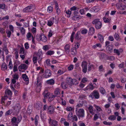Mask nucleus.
<instances>
[{"instance_id": "obj_1", "label": "nucleus", "mask_w": 126, "mask_h": 126, "mask_svg": "<svg viewBox=\"0 0 126 126\" xmlns=\"http://www.w3.org/2000/svg\"><path fill=\"white\" fill-rule=\"evenodd\" d=\"M76 113L79 119L80 118H83L84 116V111L82 109H80L79 110H76Z\"/></svg>"}, {"instance_id": "obj_2", "label": "nucleus", "mask_w": 126, "mask_h": 126, "mask_svg": "<svg viewBox=\"0 0 126 126\" xmlns=\"http://www.w3.org/2000/svg\"><path fill=\"white\" fill-rule=\"evenodd\" d=\"M92 23L95 25V28L97 29H100L102 26V24L100 21V19H94Z\"/></svg>"}, {"instance_id": "obj_3", "label": "nucleus", "mask_w": 126, "mask_h": 126, "mask_svg": "<svg viewBox=\"0 0 126 126\" xmlns=\"http://www.w3.org/2000/svg\"><path fill=\"white\" fill-rule=\"evenodd\" d=\"M89 97L93 99L94 98L96 99H98L100 97L99 93L97 90H94L90 94Z\"/></svg>"}, {"instance_id": "obj_4", "label": "nucleus", "mask_w": 126, "mask_h": 126, "mask_svg": "<svg viewBox=\"0 0 126 126\" xmlns=\"http://www.w3.org/2000/svg\"><path fill=\"white\" fill-rule=\"evenodd\" d=\"M34 53L35 55L37 57L38 63L39 64L40 63L42 59V51L39 50L37 53L35 52Z\"/></svg>"}, {"instance_id": "obj_5", "label": "nucleus", "mask_w": 126, "mask_h": 126, "mask_svg": "<svg viewBox=\"0 0 126 126\" xmlns=\"http://www.w3.org/2000/svg\"><path fill=\"white\" fill-rule=\"evenodd\" d=\"M21 108L20 104H16L15 106L13 108L14 113L16 114L18 113L20 111Z\"/></svg>"}, {"instance_id": "obj_6", "label": "nucleus", "mask_w": 126, "mask_h": 126, "mask_svg": "<svg viewBox=\"0 0 126 126\" xmlns=\"http://www.w3.org/2000/svg\"><path fill=\"white\" fill-rule=\"evenodd\" d=\"M51 75V71L49 69H47L45 70L44 73L43 75V76L45 78H49Z\"/></svg>"}, {"instance_id": "obj_7", "label": "nucleus", "mask_w": 126, "mask_h": 126, "mask_svg": "<svg viewBox=\"0 0 126 126\" xmlns=\"http://www.w3.org/2000/svg\"><path fill=\"white\" fill-rule=\"evenodd\" d=\"M55 108L52 105H51L48 107L47 111V112L49 114H52L54 112Z\"/></svg>"}, {"instance_id": "obj_8", "label": "nucleus", "mask_w": 126, "mask_h": 126, "mask_svg": "<svg viewBox=\"0 0 126 126\" xmlns=\"http://www.w3.org/2000/svg\"><path fill=\"white\" fill-rule=\"evenodd\" d=\"M87 63L86 62H83L81 65L82 68V71L84 73H86L87 71Z\"/></svg>"}, {"instance_id": "obj_9", "label": "nucleus", "mask_w": 126, "mask_h": 126, "mask_svg": "<svg viewBox=\"0 0 126 126\" xmlns=\"http://www.w3.org/2000/svg\"><path fill=\"white\" fill-rule=\"evenodd\" d=\"M42 82L41 80L38 78L37 80L36 89L37 90H38V92L40 91L41 90Z\"/></svg>"}, {"instance_id": "obj_10", "label": "nucleus", "mask_w": 126, "mask_h": 126, "mask_svg": "<svg viewBox=\"0 0 126 126\" xmlns=\"http://www.w3.org/2000/svg\"><path fill=\"white\" fill-rule=\"evenodd\" d=\"M34 8L33 5H31L29 6H28L27 7L25 8L23 10L25 11V12H30L32 11L33 9Z\"/></svg>"}, {"instance_id": "obj_11", "label": "nucleus", "mask_w": 126, "mask_h": 126, "mask_svg": "<svg viewBox=\"0 0 126 126\" xmlns=\"http://www.w3.org/2000/svg\"><path fill=\"white\" fill-rule=\"evenodd\" d=\"M113 46L112 45H110L108 46L107 47L106 50L108 53H111L113 51Z\"/></svg>"}, {"instance_id": "obj_12", "label": "nucleus", "mask_w": 126, "mask_h": 126, "mask_svg": "<svg viewBox=\"0 0 126 126\" xmlns=\"http://www.w3.org/2000/svg\"><path fill=\"white\" fill-rule=\"evenodd\" d=\"M66 81L67 84L70 85H73L72 79L70 77H68L66 79Z\"/></svg>"}, {"instance_id": "obj_13", "label": "nucleus", "mask_w": 126, "mask_h": 126, "mask_svg": "<svg viewBox=\"0 0 126 126\" xmlns=\"http://www.w3.org/2000/svg\"><path fill=\"white\" fill-rule=\"evenodd\" d=\"M100 8L99 6H96L92 8L90 11L92 12L96 13L99 11Z\"/></svg>"}, {"instance_id": "obj_14", "label": "nucleus", "mask_w": 126, "mask_h": 126, "mask_svg": "<svg viewBox=\"0 0 126 126\" xmlns=\"http://www.w3.org/2000/svg\"><path fill=\"white\" fill-rule=\"evenodd\" d=\"M11 122L12 124L13 125H15V126H18L17 125L19 123L17 122L16 118L15 117H13L12 119Z\"/></svg>"}, {"instance_id": "obj_15", "label": "nucleus", "mask_w": 126, "mask_h": 126, "mask_svg": "<svg viewBox=\"0 0 126 126\" xmlns=\"http://www.w3.org/2000/svg\"><path fill=\"white\" fill-rule=\"evenodd\" d=\"M70 46L69 44L66 45L64 47L65 51L67 54H68L70 52Z\"/></svg>"}, {"instance_id": "obj_16", "label": "nucleus", "mask_w": 126, "mask_h": 126, "mask_svg": "<svg viewBox=\"0 0 126 126\" xmlns=\"http://www.w3.org/2000/svg\"><path fill=\"white\" fill-rule=\"evenodd\" d=\"M80 32H78L76 33L75 35V39L77 40H80L82 38V37L81 36H79V35L80 34Z\"/></svg>"}, {"instance_id": "obj_17", "label": "nucleus", "mask_w": 126, "mask_h": 126, "mask_svg": "<svg viewBox=\"0 0 126 126\" xmlns=\"http://www.w3.org/2000/svg\"><path fill=\"white\" fill-rule=\"evenodd\" d=\"M95 32V29L94 27H91L90 28L89 31V35L93 34Z\"/></svg>"}, {"instance_id": "obj_18", "label": "nucleus", "mask_w": 126, "mask_h": 126, "mask_svg": "<svg viewBox=\"0 0 126 126\" xmlns=\"http://www.w3.org/2000/svg\"><path fill=\"white\" fill-rule=\"evenodd\" d=\"M123 51V50L122 49H120V51L118 49H114L113 50L114 53H115L118 56L120 55V52Z\"/></svg>"}, {"instance_id": "obj_19", "label": "nucleus", "mask_w": 126, "mask_h": 126, "mask_svg": "<svg viewBox=\"0 0 126 126\" xmlns=\"http://www.w3.org/2000/svg\"><path fill=\"white\" fill-rule=\"evenodd\" d=\"M46 83L50 85H53L55 82L54 80L53 79H51L47 81Z\"/></svg>"}, {"instance_id": "obj_20", "label": "nucleus", "mask_w": 126, "mask_h": 126, "mask_svg": "<svg viewBox=\"0 0 126 126\" xmlns=\"http://www.w3.org/2000/svg\"><path fill=\"white\" fill-rule=\"evenodd\" d=\"M55 8L56 10V12L58 15H59L60 12V9L59 8L58 6V4L57 2H55Z\"/></svg>"}, {"instance_id": "obj_21", "label": "nucleus", "mask_w": 126, "mask_h": 126, "mask_svg": "<svg viewBox=\"0 0 126 126\" xmlns=\"http://www.w3.org/2000/svg\"><path fill=\"white\" fill-rule=\"evenodd\" d=\"M37 60L38 59L37 57L35 55V53H34L32 58V61L33 63L35 64L36 63Z\"/></svg>"}, {"instance_id": "obj_22", "label": "nucleus", "mask_w": 126, "mask_h": 126, "mask_svg": "<svg viewBox=\"0 0 126 126\" xmlns=\"http://www.w3.org/2000/svg\"><path fill=\"white\" fill-rule=\"evenodd\" d=\"M67 83L64 82H62L61 83V86L63 88L65 89L68 87V85L67 84Z\"/></svg>"}, {"instance_id": "obj_23", "label": "nucleus", "mask_w": 126, "mask_h": 126, "mask_svg": "<svg viewBox=\"0 0 126 126\" xmlns=\"http://www.w3.org/2000/svg\"><path fill=\"white\" fill-rule=\"evenodd\" d=\"M22 76L23 79L24 81H26L29 80V78H28L26 74H22Z\"/></svg>"}, {"instance_id": "obj_24", "label": "nucleus", "mask_w": 126, "mask_h": 126, "mask_svg": "<svg viewBox=\"0 0 126 126\" xmlns=\"http://www.w3.org/2000/svg\"><path fill=\"white\" fill-rule=\"evenodd\" d=\"M55 95H54L55 97L57 96L59 97L60 96V92L58 90H55L54 92Z\"/></svg>"}, {"instance_id": "obj_25", "label": "nucleus", "mask_w": 126, "mask_h": 126, "mask_svg": "<svg viewBox=\"0 0 126 126\" xmlns=\"http://www.w3.org/2000/svg\"><path fill=\"white\" fill-rule=\"evenodd\" d=\"M99 90L100 92L103 94H104L106 93L105 90L103 87H100Z\"/></svg>"}, {"instance_id": "obj_26", "label": "nucleus", "mask_w": 126, "mask_h": 126, "mask_svg": "<svg viewBox=\"0 0 126 126\" xmlns=\"http://www.w3.org/2000/svg\"><path fill=\"white\" fill-rule=\"evenodd\" d=\"M43 34L41 33L40 34H37L36 35V39L38 41H40L41 40L42 38V35Z\"/></svg>"}, {"instance_id": "obj_27", "label": "nucleus", "mask_w": 126, "mask_h": 126, "mask_svg": "<svg viewBox=\"0 0 126 126\" xmlns=\"http://www.w3.org/2000/svg\"><path fill=\"white\" fill-rule=\"evenodd\" d=\"M41 40L43 42H46L47 41V38L43 34L42 35V38Z\"/></svg>"}, {"instance_id": "obj_28", "label": "nucleus", "mask_w": 126, "mask_h": 126, "mask_svg": "<svg viewBox=\"0 0 126 126\" xmlns=\"http://www.w3.org/2000/svg\"><path fill=\"white\" fill-rule=\"evenodd\" d=\"M13 112H14V111L12 109L9 110L6 112L5 115H10Z\"/></svg>"}, {"instance_id": "obj_29", "label": "nucleus", "mask_w": 126, "mask_h": 126, "mask_svg": "<svg viewBox=\"0 0 126 126\" xmlns=\"http://www.w3.org/2000/svg\"><path fill=\"white\" fill-rule=\"evenodd\" d=\"M7 67V65L5 63H3L1 65V69L3 70H6Z\"/></svg>"}, {"instance_id": "obj_30", "label": "nucleus", "mask_w": 126, "mask_h": 126, "mask_svg": "<svg viewBox=\"0 0 126 126\" xmlns=\"http://www.w3.org/2000/svg\"><path fill=\"white\" fill-rule=\"evenodd\" d=\"M54 52L53 51L49 50L46 53L47 55H50L53 54Z\"/></svg>"}, {"instance_id": "obj_31", "label": "nucleus", "mask_w": 126, "mask_h": 126, "mask_svg": "<svg viewBox=\"0 0 126 126\" xmlns=\"http://www.w3.org/2000/svg\"><path fill=\"white\" fill-rule=\"evenodd\" d=\"M98 36L101 42H102L104 40V38L102 36L101 34H98Z\"/></svg>"}, {"instance_id": "obj_32", "label": "nucleus", "mask_w": 126, "mask_h": 126, "mask_svg": "<svg viewBox=\"0 0 126 126\" xmlns=\"http://www.w3.org/2000/svg\"><path fill=\"white\" fill-rule=\"evenodd\" d=\"M93 108V107L91 106H90L88 108V110L92 114H93L94 113Z\"/></svg>"}, {"instance_id": "obj_33", "label": "nucleus", "mask_w": 126, "mask_h": 126, "mask_svg": "<svg viewBox=\"0 0 126 126\" xmlns=\"http://www.w3.org/2000/svg\"><path fill=\"white\" fill-rule=\"evenodd\" d=\"M42 105L41 103L40 102H37L36 103V107L38 109L41 108Z\"/></svg>"}, {"instance_id": "obj_34", "label": "nucleus", "mask_w": 126, "mask_h": 126, "mask_svg": "<svg viewBox=\"0 0 126 126\" xmlns=\"http://www.w3.org/2000/svg\"><path fill=\"white\" fill-rule=\"evenodd\" d=\"M54 22L53 21H52L51 20L48 21L47 24L48 26H51L53 24Z\"/></svg>"}, {"instance_id": "obj_35", "label": "nucleus", "mask_w": 126, "mask_h": 126, "mask_svg": "<svg viewBox=\"0 0 126 126\" xmlns=\"http://www.w3.org/2000/svg\"><path fill=\"white\" fill-rule=\"evenodd\" d=\"M109 119L112 120H114L116 119V117L114 115H111L109 117Z\"/></svg>"}, {"instance_id": "obj_36", "label": "nucleus", "mask_w": 126, "mask_h": 126, "mask_svg": "<svg viewBox=\"0 0 126 126\" xmlns=\"http://www.w3.org/2000/svg\"><path fill=\"white\" fill-rule=\"evenodd\" d=\"M55 97L54 95H52L51 96H50L49 97L48 100L49 102L52 101Z\"/></svg>"}, {"instance_id": "obj_37", "label": "nucleus", "mask_w": 126, "mask_h": 126, "mask_svg": "<svg viewBox=\"0 0 126 126\" xmlns=\"http://www.w3.org/2000/svg\"><path fill=\"white\" fill-rule=\"evenodd\" d=\"M6 93L7 94L10 96H11L12 95V91L9 89H7L6 91Z\"/></svg>"}, {"instance_id": "obj_38", "label": "nucleus", "mask_w": 126, "mask_h": 126, "mask_svg": "<svg viewBox=\"0 0 126 126\" xmlns=\"http://www.w3.org/2000/svg\"><path fill=\"white\" fill-rule=\"evenodd\" d=\"M72 81L73 83V85H77L78 84L77 80L75 79H72Z\"/></svg>"}, {"instance_id": "obj_39", "label": "nucleus", "mask_w": 126, "mask_h": 126, "mask_svg": "<svg viewBox=\"0 0 126 126\" xmlns=\"http://www.w3.org/2000/svg\"><path fill=\"white\" fill-rule=\"evenodd\" d=\"M97 47H101V46L100 45V44H96L95 45H94V46H93L92 47L94 49L96 48Z\"/></svg>"}, {"instance_id": "obj_40", "label": "nucleus", "mask_w": 126, "mask_h": 126, "mask_svg": "<svg viewBox=\"0 0 126 126\" xmlns=\"http://www.w3.org/2000/svg\"><path fill=\"white\" fill-rule=\"evenodd\" d=\"M20 28L21 32L22 34L23 35L25 33V31L24 28L23 27H20Z\"/></svg>"}, {"instance_id": "obj_41", "label": "nucleus", "mask_w": 126, "mask_h": 126, "mask_svg": "<svg viewBox=\"0 0 126 126\" xmlns=\"http://www.w3.org/2000/svg\"><path fill=\"white\" fill-rule=\"evenodd\" d=\"M22 118V116L21 115H19L18 116L17 118H16L17 120V122H18V123H19L21 121V120Z\"/></svg>"}, {"instance_id": "obj_42", "label": "nucleus", "mask_w": 126, "mask_h": 126, "mask_svg": "<svg viewBox=\"0 0 126 126\" xmlns=\"http://www.w3.org/2000/svg\"><path fill=\"white\" fill-rule=\"evenodd\" d=\"M88 30L87 29H84L82 30L81 32V34H85L88 32Z\"/></svg>"}, {"instance_id": "obj_43", "label": "nucleus", "mask_w": 126, "mask_h": 126, "mask_svg": "<svg viewBox=\"0 0 126 126\" xmlns=\"http://www.w3.org/2000/svg\"><path fill=\"white\" fill-rule=\"evenodd\" d=\"M116 6L117 8L120 9V8L123 6L121 3H119L116 4Z\"/></svg>"}, {"instance_id": "obj_44", "label": "nucleus", "mask_w": 126, "mask_h": 126, "mask_svg": "<svg viewBox=\"0 0 126 126\" xmlns=\"http://www.w3.org/2000/svg\"><path fill=\"white\" fill-rule=\"evenodd\" d=\"M73 113L72 112L70 111L68 115V118L69 119H70L71 117H73Z\"/></svg>"}, {"instance_id": "obj_45", "label": "nucleus", "mask_w": 126, "mask_h": 126, "mask_svg": "<svg viewBox=\"0 0 126 126\" xmlns=\"http://www.w3.org/2000/svg\"><path fill=\"white\" fill-rule=\"evenodd\" d=\"M52 9L53 8L52 7L50 6H48V7L47 11L50 13H51L52 11Z\"/></svg>"}, {"instance_id": "obj_46", "label": "nucleus", "mask_w": 126, "mask_h": 126, "mask_svg": "<svg viewBox=\"0 0 126 126\" xmlns=\"http://www.w3.org/2000/svg\"><path fill=\"white\" fill-rule=\"evenodd\" d=\"M103 123L106 125H112V123L111 122H107L106 121H104L103 122Z\"/></svg>"}, {"instance_id": "obj_47", "label": "nucleus", "mask_w": 126, "mask_h": 126, "mask_svg": "<svg viewBox=\"0 0 126 126\" xmlns=\"http://www.w3.org/2000/svg\"><path fill=\"white\" fill-rule=\"evenodd\" d=\"M86 96L82 94L79 96V98L81 100H83L86 98Z\"/></svg>"}, {"instance_id": "obj_48", "label": "nucleus", "mask_w": 126, "mask_h": 126, "mask_svg": "<svg viewBox=\"0 0 126 126\" xmlns=\"http://www.w3.org/2000/svg\"><path fill=\"white\" fill-rule=\"evenodd\" d=\"M43 49L45 51H47L49 49V47L48 45H46L43 46Z\"/></svg>"}, {"instance_id": "obj_49", "label": "nucleus", "mask_w": 126, "mask_h": 126, "mask_svg": "<svg viewBox=\"0 0 126 126\" xmlns=\"http://www.w3.org/2000/svg\"><path fill=\"white\" fill-rule=\"evenodd\" d=\"M108 59L110 60H113L114 59V57L113 56H108L107 57Z\"/></svg>"}, {"instance_id": "obj_50", "label": "nucleus", "mask_w": 126, "mask_h": 126, "mask_svg": "<svg viewBox=\"0 0 126 126\" xmlns=\"http://www.w3.org/2000/svg\"><path fill=\"white\" fill-rule=\"evenodd\" d=\"M114 38L117 40H118L119 38V35L115 33L114 36Z\"/></svg>"}, {"instance_id": "obj_51", "label": "nucleus", "mask_w": 126, "mask_h": 126, "mask_svg": "<svg viewBox=\"0 0 126 126\" xmlns=\"http://www.w3.org/2000/svg\"><path fill=\"white\" fill-rule=\"evenodd\" d=\"M57 122L55 120H53L52 121V125L54 126H56L57 124Z\"/></svg>"}, {"instance_id": "obj_52", "label": "nucleus", "mask_w": 126, "mask_h": 126, "mask_svg": "<svg viewBox=\"0 0 126 126\" xmlns=\"http://www.w3.org/2000/svg\"><path fill=\"white\" fill-rule=\"evenodd\" d=\"M103 19L104 22L105 23H109V19L107 18H106L105 17H104Z\"/></svg>"}, {"instance_id": "obj_53", "label": "nucleus", "mask_w": 126, "mask_h": 126, "mask_svg": "<svg viewBox=\"0 0 126 126\" xmlns=\"http://www.w3.org/2000/svg\"><path fill=\"white\" fill-rule=\"evenodd\" d=\"M77 9H79V8H77V7L75 6H73L70 8V9L71 11H76Z\"/></svg>"}, {"instance_id": "obj_54", "label": "nucleus", "mask_w": 126, "mask_h": 126, "mask_svg": "<svg viewBox=\"0 0 126 126\" xmlns=\"http://www.w3.org/2000/svg\"><path fill=\"white\" fill-rule=\"evenodd\" d=\"M104 70L103 68V66L102 65L100 66L99 67V70L100 72L103 71Z\"/></svg>"}, {"instance_id": "obj_55", "label": "nucleus", "mask_w": 126, "mask_h": 126, "mask_svg": "<svg viewBox=\"0 0 126 126\" xmlns=\"http://www.w3.org/2000/svg\"><path fill=\"white\" fill-rule=\"evenodd\" d=\"M6 33L7 34V36L9 38L10 37L11 34V32L10 31L8 30L6 32Z\"/></svg>"}, {"instance_id": "obj_56", "label": "nucleus", "mask_w": 126, "mask_h": 126, "mask_svg": "<svg viewBox=\"0 0 126 126\" xmlns=\"http://www.w3.org/2000/svg\"><path fill=\"white\" fill-rule=\"evenodd\" d=\"M21 65L23 69H26L27 68V65L25 64H23Z\"/></svg>"}, {"instance_id": "obj_57", "label": "nucleus", "mask_w": 126, "mask_h": 126, "mask_svg": "<svg viewBox=\"0 0 126 126\" xmlns=\"http://www.w3.org/2000/svg\"><path fill=\"white\" fill-rule=\"evenodd\" d=\"M8 66L10 69H12L13 68V64L11 61L9 62Z\"/></svg>"}, {"instance_id": "obj_58", "label": "nucleus", "mask_w": 126, "mask_h": 126, "mask_svg": "<svg viewBox=\"0 0 126 126\" xmlns=\"http://www.w3.org/2000/svg\"><path fill=\"white\" fill-rule=\"evenodd\" d=\"M29 23L28 21L24 23V26L25 27H28L29 26Z\"/></svg>"}, {"instance_id": "obj_59", "label": "nucleus", "mask_w": 126, "mask_h": 126, "mask_svg": "<svg viewBox=\"0 0 126 126\" xmlns=\"http://www.w3.org/2000/svg\"><path fill=\"white\" fill-rule=\"evenodd\" d=\"M18 70L17 68V65H15L13 67V71L14 72H15Z\"/></svg>"}, {"instance_id": "obj_60", "label": "nucleus", "mask_w": 126, "mask_h": 126, "mask_svg": "<svg viewBox=\"0 0 126 126\" xmlns=\"http://www.w3.org/2000/svg\"><path fill=\"white\" fill-rule=\"evenodd\" d=\"M73 109V108H72L71 107H67L66 108V109L67 111H71Z\"/></svg>"}, {"instance_id": "obj_61", "label": "nucleus", "mask_w": 126, "mask_h": 126, "mask_svg": "<svg viewBox=\"0 0 126 126\" xmlns=\"http://www.w3.org/2000/svg\"><path fill=\"white\" fill-rule=\"evenodd\" d=\"M75 18L76 19V20H78L81 18V17L80 16L76 15L74 16Z\"/></svg>"}, {"instance_id": "obj_62", "label": "nucleus", "mask_w": 126, "mask_h": 126, "mask_svg": "<svg viewBox=\"0 0 126 126\" xmlns=\"http://www.w3.org/2000/svg\"><path fill=\"white\" fill-rule=\"evenodd\" d=\"M25 53V51L24 49L23 48L21 47L20 48V54H24Z\"/></svg>"}, {"instance_id": "obj_63", "label": "nucleus", "mask_w": 126, "mask_h": 126, "mask_svg": "<svg viewBox=\"0 0 126 126\" xmlns=\"http://www.w3.org/2000/svg\"><path fill=\"white\" fill-rule=\"evenodd\" d=\"M43 95L44 98H47L49 96V93H47L43 94Z\"/></svg>"}, {"instance_id": "obj_64", "label": "nucleus", "mask_w": 126, "mask_h": 126, "mask_svg": "<svg viewBox=\"0 0 126 126\" xmlns=\"http://www.w3.org/2000/svg\"><path fill=\"white\" fill-rule=\"evenodd\" d=\"M31 36L32 34L30 33L29 32H28L27 35V37L28 39H29L31 38Z\"/></svg>"}]
</instances>
